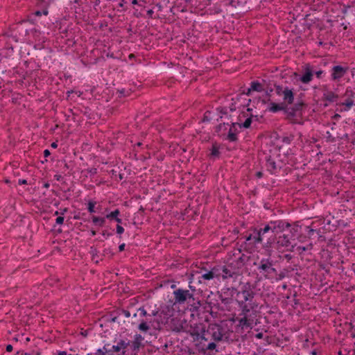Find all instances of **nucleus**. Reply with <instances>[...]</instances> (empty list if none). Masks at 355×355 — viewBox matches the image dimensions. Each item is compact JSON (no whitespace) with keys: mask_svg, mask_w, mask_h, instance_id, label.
Returning <instances> with one entry per match:
<instances>
[{"mask_svg":"<svg viewBox=\"0 0 355 355\" xmlns=\"http://www.w3.org/2000/svg\"><path fill=\"white\" fill-rule=\"evenodd\" d=\"M203 331V339L210 340L214 343L223 340H229V337L231 333L228 332L227 327L217 323L209 324L205 330Z\"/></svg>","mask_w":355,"mask_h":355,"instance_id":"obj_1","label":"nucleus"},{"mask_svg":"<svg viewBox=\"0 0 355 355\" xmlns=\"http://www.w3.org/2000/svg\"><path fill=\"white\" fill-rule=\"evenodd\" d=\"M189 287L190 289L179 288L173 291L174 304H189L195 300L196 290L193 286L189 285Z\"/></svg>","mask_w":355,"mask_h":355,"instance_id":"obj_2","label":"nucleus"},{"mask_svg":"<svg viewBox=\"0 0 355 355\" xmlns=\"http://www.w3.org/2000/svg\"><path fill=\"white\" fill-rule=\"evenodd\" d=\"M331 71V80L338 83L349 71V67L347 64H334L329 67Z\"/></svg>","mask_w":355,"mask_h":355,"instance_id":"obj_3","label":"nucleus"},{"mask_svg":"<svg viewBox=\"0 0 355 355\" xmlns=\"http://www.w3.org/2000/svg\"><path fill=\"white\" fill-rule=\"evenodd\" d=\"M196 349L201 353L206 354L207 352L212 351L216 348V344L210 340L203 339V331L202 330L201 337L198 340L195 341Z\"/></svg>","mask_w":355,"mask_h":355,"instance_id":"obj_4","label":"nucleus"},{"mask_svg":"<svg viewBox=\"0 0 355 355\" xmlns=\"http://www.w3.org/2000/svg\"><path fill=\"white\" fill-rule=\"evenodd\" d=\"M239 307L241 308V313H239V316H254L257 318V311L256 309L258 307V304L257 302L252 303H243V302H238Z\"/></svg>","mask_w":355,"mask_h":355,"instance_id":"obj_5","label":"nucleus"},{"mask_svg":"<svg viewBox=\"0 0 355 355\" xmlns=\"http://www.w3.org/2000/svg\"><path fill=\"white\" fill-rule=\"evenodd\" d=\"M227 291H230L231 296L232 297L234 293L236 294L237 297H239L240 295H242L243 299L241 300H237V302H243V303H252V302H256L254 300V296H255V292L252 291H248L247 292L243 293H239V291L234 288H227Z\"/></svg>","mask_w":355,"mask_h":355,"instance_id":"obj_6","label":"nucleus"},{"mask_svg":"<svg viewBox=\"0 0 355 355\" xmlns=\"http://www.w3.org/2000/svg\"><path fill=\"white\" fill-rule=\"evenodd\" d=\"M236 320L238 322L237 326L242 330L252 329V327L257 324V318L254 316H240Z\"/></svg>","mask_w":355,"mask_h":355,"instance_id":"obj_7","label":"nucleus"},{"mask_svg":"<svg viewBox=\"0 0 355 355\" xmlns=\"http://www.w3.org/2000/svg\"><path fill=\"white\" fill-rule=\"evenodd\" d=\"M128 344V339H120L118 341H116V345H111L110 344H105V345H108L107 350L109 349L110 354L112 355L113 353L116 352L118 355H125L124 349Z\"/></svg>","mask_w":355,"mask_h":355,"instance_id":"obj_8","label":"nucleus"},{"mask_svg":"<svg viewBox=\"0 0 355 355\" xmlns=\"http://www.w3.org/2000/svg\"><path fill=\"white\" fill-rule=\"evenodd\" d=\"M273 261L269 259H263L260 261V264L258 266V270L261 272L263 271L266 272L264 275L266 278H270V275L272 274H277V270L272 267Z\"/></svg>","mask_w":355,"mask_h":355,"instance_id":"obj_9","label":"nucleus"},{"mask_svg":"<svg viewBox=\"0 0 355 355\" xmlns=\"http://www.w3.org/2000/svg\"><path fill=\"white\" fill-rule=\"evenodd\" d=\"M270 231L272 232V227H271V221H270L267 225H266L263 227H261L259 230L257 228L254 229V232L255 233V236L254 237V241L256 242H263L264 239L266 238V234L268 233Z\"/></svg>","mask_w":355,"mask_h":355,"instance_id":"obj_10","label":"nucleus"},{"mask_svg":"<svg viewBox=\"0 0 355 355\" xmlns=\"http://www.w3.org/2000/svg\"><path fill=\"white\" fill-rule=\"evenodd\" d=\"M271 227H272V233L277 234L285 230L286 228L291 227V224L282 220H271Z\"/></svg>","mask_w":355,"mask_h":355,"instance_id":"obj_11","label":"nucleus"},{"mask_svg":"<svg viewBox=\"0 0 355 355\" xmlns=\"http://www.w3.org/2000/svg\"><path fill=\"white\" fill-rule=\"evenodd\" d=\"M239 276V270L234 268L232 265L223 266L222 278L225 279L227 278L236 279Z\"/></svg>","mask_w":355,"mask_h":355,"instance_id":"obj_12","label":"nucleus"},{"mask_svg":"<svg viewBox=\"0 0 355 355\" xmlns=\"http://www.w3.org/2000/svg\"><path fill=\"white\" fill-rule=\"evenodd\" d=\"M156 322L158 324H159L160 322L164 323L162 320H159V318H155L153 320L152 317H147L146 318V320H141V323L138 326V329L143 332H147L148 330L150 329V324L153 326V323Z\"/></svg>","mask_w":355,"mask_h":355,"instance_id":"obj_13","label":"nucleus"},{"mask_svg":"<svg viewBox=\"0 0 355 355\" xmlns=\"http://www.w3.org/2000/svg\"><path fill=\"white\" fill-rule=\"evenodd\" d=\"M229 5L241 11H248L250 8V0H229Z\"/></svg>","mask_w":355,"mask_h":355,"instance_id":"obj_14","label":"nucleus"},{"mask_svg":"<svg viewBox=\"0 0 355 355\" xmlns=\"http://www.w3.org/2000/svg\"><path fill=\"white\" fill-rule=\"evenodd\" d=\"M313 66L306 64L304 66V73L300 78V81L304 84H307L313 79Z\"/></svg>","mask_w":355,"mask_h":355,"instance_id":"obj_15","label":"nucleus"},{"mask_svg":"<svg viewBox=\"0 0 355 355\" xmlns=\"http://www.w3.org/2000/svg\"><path fill=\"white\" fill-rule=\"evenodd\" d=\"M283 102L286 105H292L294 103L295 93L293 89H290L288 87H285L284 89L283 94Z\"/></svg>","mask_w":355,"mask_h":355,"instance_id":"obj_16","label":"nucleus"},{"mask_svg":"<svg viewBox=\"0 0 355 355\" xmlns=\"http://www.w3.org/2000/svg\"><path fill=\"white\" fill-rule=\"evenodd\" d=\"M263 103H268V110L270 112L275 113L279 111H284V110L286 109V104L285 103H276L274 102L270 101V99L263 100Z\"/></svg>","mask_w":355,"mask_h":355,"instance_id":"obj_17","label":"nucleus"},{"mask_svg":"<svg viewBox=\"0 0 355 355\" xmlns=\"http://www.w3.org/2000/svg\"><path fill=\"white\" fill-rule=\"evenodd\" d=\"M291 240L292 236H291L289 234H284L283 235L279 236L277 239V243L279 246L285 248L291 247L292 248H293L294 245L292 244ZM291 250L293 251V249H291Z\"/></svg>","mask_w":355,"mask_h":355,"instance_id":"obj_18","label":"nucleus"},{"mask_svg":"<svg viewBox=\"0 0 355 355\" xmlns=\"http://www.w3.org/2000/svg\"><path fill=\"white\" fill-rule=\"evenodd\" d=\"M236 126H239V123H232L229 129L227 135L225 136V139L231 142H234L238 140L237 133L238 130Z\"/></svg>","mask_w":355,"mask_h":355,"instance_id":"obj_19","label":"nucleus"},{"mask_svg":"<svg viewBox=\"0 0 355 355\" xmlns=\"http://www.w3.org/2000/svg\"><path fill=\"white\" fill-rule=\"evenodd\" d=\"M141 347L136 343L128 340V344L124 349L125 355H137Z\"/></svg>","mask_w":355,"mask_h":355,"instance_id":"obj_20","label":"nucleus"},{"mask_svg":"<svg viewBox=\"0 0 355 355\" xmlns=\"http://www.w3.org/2000/svg\"><path fill=\"white\" fill-rule=\"evenodd\" d=\"M323 91L324 92L322 96V100L329 103H334L337 101L338 96L334 92L328 91L327 87L324 86Z\"/></svg>","mask_w":355,"mask_h":355,"instance_id":"obj_21","label":"nucleus"},{"mask_svg":"<svg viewBox=\"0 0 355 355\" xmlns=\"http://www.w3.org/2000/svg\"><path fill=\"white\" fill-rule=\"evenodd\" d=\"M181 329L183 331H185L187 334H189L193 338V342H195L196 340H198L200 337H201L202 330L200 331L198 330V327L192 328V326H191V329L187 331V330H184L183 329V327H182Z\"/></svg>","mask_w":355,"mask_h":355,"instance_id":"obj_22","label":"nucleus"},{"mask_svg":"<svg viewBox=\"0 0 355 355\" xmlns=\"http://www.w3.org/2000/svg\"><path fill=\"white\" fill-rule=\"evenodd\" d=\"M266 167L271 174L275 173L277 169L275 161L270 157H269L266 160Z\"/></svg>","mask_w":355,"mask_h":355,"instance_id":"obj_23","label":"nucleus"},{"mask_svg":"<svg viewBox=\"0 0 355 355\" xmlns=\"http://www.w3.org/2000/svg\"><path fill=\"white\" fill-rule=\"evenodd\" d=\"M252 91H256L259 92L263 91L262 85L257 81L252 82L250 84V87L248 89L246 94L249 95Z\"/></svg>","mask_w":355,"mask_h":355,"instance_id":"obj_24","label":"nucleus"},{"mask_svg":"<svg viewBox=\"0 0 355 355\" xmlns=\"http://www.w3.org/2000/svg\"><path fill=\"white\" fill-rule=\"evenodd\" d=\"M227 125H228V123H227ZM226 130L227 127L225 123H220L216 127V132H217L219 137H223L224 139H225Z\"/></svg>","mask_w":355,"mask_h":355,"instance_id":"obj_25","label":"nucleus"},{"mask_svg":"<svg viewBox=\"0 0 355 355\" xmlns=\"http://www.w3.org/2000/svg\"><path fill=\"white\" fill-rule=\"evenodd\" d=\"M284 112L287 114V119L291 120L293 123H295L296 121L293 120V118L296 115V112L291 107H288V105H286V109L284 110Z\"/></svg>","mask_w":355,"mask_h":355,"instance_id":"obj_26","label":"nucleus"},{"mask_svg":"<svg viewBox=\"0 0 355 355\" xmlns=\"http://www.w3.org/2000/svg\"><path fill=\"white\" fill-rule=\"evenodd\" d=\"M189 304L191 306L190 310L192 312H198L200 306H201L200 300L198 297H195V300H192Z\"/></svg>","mask_w":355,"mask_h":355,"instance_id":"obj_27","label":"nucleus"},{"mask_svg":"<svg viewBox=\"0 0 355 355\" xmlns=\"http://www.w3.org/2000/svg\"><path fill=\"white\" fill-rule=\"evenodd\" d=\"M105 217L101 218L98 216H92V222L95 225H98L99 227H103L105 223Z\"/></svg>","mask_w":355,"mask_h":355,"instance_id":"obj_28","label":"nucleus"},{"mask_svg":"<svg viewBox=\"0 0 355 355\" xmlns=\"http://www.w3.org/2000/svg\"><path fill=\"white\" fill-rule=\"evenodd\" d=\"M344 96L347 98L354 99V98L355 96V88L354 87V88L347 87L346 91H345V93Z\"/></svg>","mask_w":355,"mask_h":355,"instance_id":"obj_29","label":"nucleus"},{"mask_svg":"<svg viewBox=\"0 0 355 355\" xmlns=\"http://www.w3.org/2000/svg\"><path fill=\"white\" fill-rule=\"evenodd\" d=\"M211 270L213 273H214V278L215 277H216V278L222 277L223 266L214 267Z\"/></svg>","mask_w":355,"mask_h":355,"instance_id":"obj_30","label":"nucleus"},{"mask_svg":"<svg viewBox=\"0 0 355 355\" xmlns=\"http://www.w3.org/2000/svg\"><path fill=\"white\" fill-rule=\"evenodd\" d=\"M255 236V233L253 232V234H249L244 236V239L245 241H249L250 243H252L254 245H257L258 243H262L263 242H256L254 241V237Z\"/></svg>","mask_w":355,"mask_h":355,"instance_id":"obj_31","label":"nucleus"},{"mask_svg":"<svg viewBox=\"0 0 355 355\" xmlns=\"http://www.w3.org/2000/svg\"><path fill=\"white\" fill-rule=\"evenodd\" d=\"M345 11H349L355 16V1L344 6Z\"/></svg>","mask_w":355,"mask_h":355,"instance_id":"obj_32","label":"nucleus"},{"mask_svg":"<svg viewBox=\"0 0 355 355\" xmlns=\"http://www.w3.org/2000/svg\"><path fill=\"white\" fill-rule=\"evenodd\" d=\"M108 345H105L103 347L102 349H98L96 350V352L95 353L96 355H110L109 352L110 350H107Z\"/></svg>","mask_w":355,"mask_h":355,"instance_id":"obj_33","label":"nucleus"},{"mask_svg":"<svg viewBox=\"0 0 355 355\" xmlns=\"http://www.w3.org/2000/svg\"><path fill=\"white\" fill-rule=\"evenodd\" d=\"M120 215V211L119 209H115L114 211L110 212V214H107L105 216V218L110 220H114L116 217H118Z\"/></svg>","mask_w":355,"mask_h":355,"instance_id":"obj_34","label":"nucleus"},{"mask_svg":"<svg viewBox=\"0 0 355 355\" xmlns=\"http://www.w3.org/2000/svg\"><path fill=\"white\" fill-rule=\"evenodd\" d=\"M252 115H251L250 117H248L243 123H239V127L244 128H249L252 123Z\"/></svg>","mask_w":355,"mask_h":355,"instance_id":"obj_35","label":"nucleus"},{"mask_svg":"<svg viewBox=\"0 0 355 355\" xmlns=\"http://www.w3.org/2000/svg\"><path fill=\"white\" fill-rule=\"evenodd\" d=\"M305 104L301 101L294 103L291 108H293L297 112L302 110Z\"/></svg>","mask_w":355,"mask_h":355,"instance_id":"obj_36","label":"nucleus"},{"mask_svg":"<svg viewBox=\"0 0 355 355\" xmlns=\"http://www.w3.org/2000/svg\"><path fill=\"white\" fill-rule=\"evenodd\" d=\"M252 290L253 286H252V284L250 282H247L242 286L241 291H239V293H243Z\"/></svg>","mask_w":355,"mask_h":355,"instance_id":"obj_37","label":"nucleus"},{"mask_svg":"<svg viewBox=\"0 0 355 355\" xmlns=\"http://www.w3.org/2000/svg\"><path fill=\"white\" fill-rule=\"evenodd\" d=\"M144 338L141 334H136L134 336L133 342L136 343L141 347H144V345L142 344V341L144 340Z\"/></svg>","mask_w":355,"mask_h":355,"instance_id":"obj_38","label":"nucleus"},{"mask_svg":"<svg viewBox=\"0 0 355 355\" xmlns=\"http://www.w3.org/2000/svg\"><path fill=\"white\" fill-rule=\"evenodd\" d=\"M354 104V99L351 98H346L345 101L342 103L343 105L346 106V108L345 109V111L349 110Z\"/></svg>","mask_w":355,"mask_h":355,"instance_id":"obj_39","label":"nucleus"},{"mask_svg":"<svg viewBox=\"0 0 355 355\" xmlns=\"http://www.w3.org/2000/svg\"><path fill=\"white\" fill-rule=\"evenodd\" d=\"M324 73V70L322 68L316 69L313 67V73L315 74L318 78H322L323 77V74Z\"/></svg>","mask_w":355,"mask_h":355,"instance_id":"obj_40","label":"nucleus"},{"mask_svg":"<svg viewBox=\"0 0 355 355\" xmlns=\"http://www.w3.org/2000/svg\"><path fill=\"white\" fill-rule=\"evenodd\" d=\"M214 273H213L211 270H209L202 275V278L205 280H210L214 278Z\"/></svg>","mask_w":355,"mask_h":355,"instance_id":"obj_41","label":"nucleus"},{"mask_svg":"<svg viewBox=\"0 0 355 355\" xmlns=\"http://www.w3.org/2000/svg\"><path fill=\"white\" fill-rule=\"evenodd\" d=\"M287 270L286 269L281 271L279 273L275 274L276 275V280L279 281L285 278L286 276Z\"/></svg>","mask_w":355,"mask_h":355,"instance_id":"obj_42","label":"nucleus"},{"mask_svg":"<svg viewBox=\"0 0 355 355\" xmlns=\"http://www.w3.org/2000/svg\"><path fill=\"white\" fill-rule=\"evenodd\" d=\"M275 237H269L267 239L266 242L263 244V247L266 248H271L272 243L275 242Z\"/></svg>","mask_w":355,"mask_h":355,"instance_id":"obj_43","label":"nucleus"},{"mask_svg":"<svg viewBox=\"0 0 355 355\" xmlns=\"http://www.w3.org/2000/svg\"><path fill=\"white\" fill-rule=\"evenodd\" d=\"M211 155L214 157H219L220 152H219L218 147L216 145L212 146Z\"/></svg>","mask_w":355,"mask_h":355,"instance_id":"obj_44","label":"nucleus"},{"mask_svg":"<svg viewBox=\"0 0 355 355\" xmlns=\"http://www.w3.org/2000/svg\"><path fill=\"white\" fill-rule=\"evenodd\" d=\"M137 312L139 313V315L141 317H151V315L150 314H148L146 309L144 308V307H140L138 310H137Z\"/></svg>","mask_w":355,"mask_h":355,"instance_id":"obj_45","label":"nucleus"},{"mask_svg":"<svg viewBox=\"0 0 355 355\" xmlns=\"http://www.w3.org/2000/svg\"><path fill=\"white\" fill-rule=\"evenodd\" d=\"M96 202L94 201H89L88 202V207L87 209L89 213L92 214L95 212L94 207H95Z\"/></svg>","mask_w":355,"mask_h":355,"instance_id":"obj_46","label":"nucleus"},{"mask_svg":"<svg viewBox=\"0 0 355 355\" xmlns=\"http://www.w3.org/2000/svg\"><path fill=\"white\" fill-rule=\"evenodd\" d=\"M275 88L276 94H277L278 96H282V94H283L284 87H282V86H281V85H275Z\"/></svg>","mask_w":355,"mask_h":355,"instance_id":"obj_47","label":"nucleus"},{"mask_svg":"<svg viewBox=\"0 0 355 355\" xmlns=\"http://www.w3.org/2000/svg\"><path fill=\"white\" fill-rule=\"evenodd\" d=\"M294 137L293 135H290L288 137H284L282 138V141L286 144H290L291 142L293 141Z\"/></svg>","mask_w":355,"mask_h":355,"instance_id":"obj_48","label":"nucleus"},{"mask_svg":"<svg viewBox=\"0 0 355 355\" xmlns=\"http://www.w3.org/2000/svg\"><path fill=\"white\" fill-rule=\"evenodd\" d=\"M311 247H312L311 245H307L306 247H305V246H299V247H297V250L299 251V252L300 254H302L303 252H305V251H306L309 249H311Z\"/></svg>","mask_w":355,"mask_h":355,"instance_id":"obj_49","label":"nucleus"},{"mask_svg":"<svg viewBox=\"0 0 355 355\" xmlns=\"http://www.w3.org/2000/svg\"><path fill=\"white\" fill-rule=\"evenodd\" d=\"M163 313V311L159 312V311H153L151 313V317H155V318H161L162 314Z\"/></svg>","mask_w":355,"mask_h":355,"instance_id":"obj_50","label":"nucleus"},{"mask_svg":"<svg viewBox=\"0 0 355 355\" xmlns=\"http://www.w3.org/2000/svg\"><path fill=\"white\" fill-rule=\"evenodd\" d=\"M117 93L119 94V97L125 96L129 95V94H130L129 91L125 90V89H123L121 90H118Z\"/></svg>","mask_w":355,"mask_h":355,"instance_id":"obj_51","label":"nucleus"},{"mask_svg":"<svg viewBox=\"0 0 355 355\" xmlns=\"http://www.w3.org/2000/svg\"><path fill=\"white\" fill-rule=\"evenodd\" d=\"M355 354V349H352V351L346 352L345 350L344 352L339 351L338 355H352Z\"/></svg>","mask_w":355,"mask_h":355,"instance_id":"obj_52","label":"nucleus"},{"mask_svg":"<svg viewBox=\"0 0 355 355\" xmlns=\"http://www.w3.org/2000/svg\"><path fill=\"white\" fill-rule=\"evenodd\" d=\"M329 62L325 60H322L320 64H318V68H322L324 70V68L329 65Z\"/></svg>","mask_w":355,"mask_h":355,"instance_id":"obj_53","label":"nucleus"},{"mask_svg":"<svg viewBox=\"0 0 355 355\" xmlns=\"http://www.w3.org/2000/svg\"><path fill=\"white\" fill-rule=\"evenodd\" d=\"M211 114V112L209 111H207L205 113V115H204V117H203V119H202V121L205 122V121H209L210 120V118H209V114Z\"/></svg>","mask_w":355,"mask_h":355,"instance_id":"obj_54","label":"nucleus"},{"mask_svg":"<svg viewBox=\"0 0 355 355\" xmlns=\"http://www.w3.org/2000/svg\"><path fill=\"white\" fill-rule=\"evenodd\" d=\"M124 232V228L120 225H116V233L119 234H121Z\"/></svg>","mask_w":355,"mask_h":355,"instance_id":"obj_55","label":"nucleus"},{"mask_svg":"<svg viewBox=\"0 0 355 355\" xmlns=\"http://www.w3.org/2000/svg\"><path fill=\"white\" fill-rule=\"evenodd\" d=\"M64 222V217L62 216H58L57 218H56V223L58 224V225H62Z\"/></svg>","mask_w":355,"mask_h":355,"instance_id":"obj_56","label":"nucleus"},{"mask_svg":"<svg viewBox=\"0 0 355 355\" xmlns=\"http://www.w3.org/2000/svg\"><path fill=\"white\" fill-rule=\"evenodd\" d=\"M220 298L222 302H223L225 304H228L231 301L230 298H227V297L223 298L222 295L220 296Z\"/></svg>","mask_w":355,"mask_h":355,"instance_id":"obj_57","label":"nucleus"},{"mask_svg":"<svg viewBox=\"0 0 355 355\" xmlns=\"http://www.w3.org/2000/svg\"><path fill=\"white\" fill-rule=\"evenodd\" d=\"M122 313H123V314L126 318H129V317H130V315H130V311H128V310H124V309H123V310H122Z\"/></svg>","mask_w":355,"mask_h":355,"instance_id":"obj_58","label":"nucleus"},{"mask_svg":"<svg viewBox=\"0 0 355 355\" xmlns=\"http://www.w3.org/2000/svg\"><path fill=\"white\" fill-rule=\"evenodd\" d=\"M91 252L92 254V259H94V256L97 254V250L96 248H91Z\"/></svg>","mask_w":355,"mask_h":355,"instance_id":"obj_59","label":"nucleus"},{"mask_svg":"<svg viewBox=\"0 0 355 355\" xmlns=\"http://www.w3.org/2000/svg\"><path fill=\"white\" fill-rule=\"evenodd\" d=\"M153 13H154V11H153V10H151V9H150V10H148L147 11V15H148V17H149L150 18H153Z\"/></svg>","mask_w":355,"mask_h":355,"instance_id":"obj_60","label":"nucleus"},{"mask_svg":"<svg viewBox=\"0 0 355 355\" xmlns=\"http://www.w3.org/2000/svg\"><path fill=\"white\" fill-rule=\"evenodd\" d=\"M263 336V334L262 332H259L255 335V338L258 339H261Z\"/></svg>","mask_w":355,"mask_h":355,"instance_id":"obj_61","label":"nucleus"},{"mask_svg":"<svg viewBox=\"0 0 355 355\" xmlns=\"http://www.w3.org/2000/svg\"><path fill=\"white\" fill-rule=\"evenodd\" d=\"M217 110H219L221 114H226L227 113V110L225 108L222 107V108H218Z\"/></svg>","mask_w":355,"mask_h":355,"instance_id":"obj_62","label":"nucleus"},{"mask_svg":"<svg viewBox=\"0 0 355 355\" xmlns=\"http://www.w3.org/2000/svg\"><path fill=\"white\" fill-rule=\"evenodd\" d=\"M12 349H13V347H12V346L11 345H8L6 346V351H7L8 352H12Z\"/></svg>","mask_w":355,"mask_h":355,"instance_id":"obj_63","label":"nucleus"},{"mask_svg":"<svg viewBox=\"0 0 355 355\" xmlns=\"http://www.w3.org/2000/svg\"><path fill=\"white\" fill-rule=\"evenodd\" d=\"M50 155H51V153H50V151L48 149L44 150V155L45 157H47Z\"/></svg>","mask_w":355,"mask_h":355,"instance_id":"obj_64","label":"nucleus"}]
</instances>
